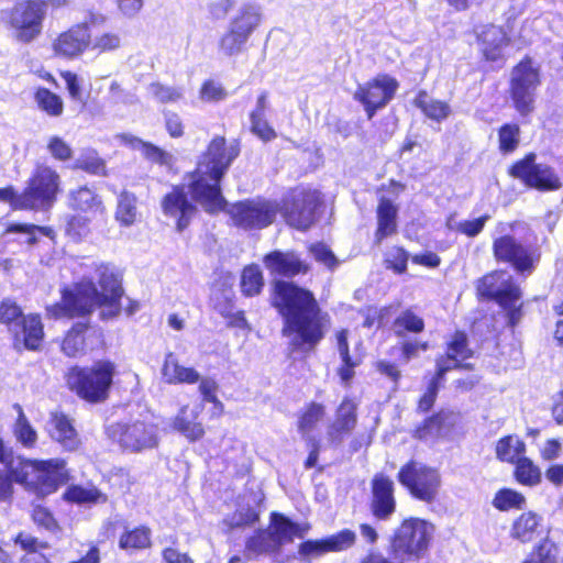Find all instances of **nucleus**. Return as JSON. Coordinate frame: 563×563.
I'll list each match as a JSON object with an SVG mask.
<instances>
[{"label":"nucleus","mask_w":563,"mask_h":563,"mask_svg":"<svg viewBox=\"0 0 563 563\" xmlns=\"http://www.w3.org/2000/svg\"><path fill=\"white\" fill-rule=\"evenodd\" d=\"M373 510L380 519L395 511L394 483L383 474L376 475L373 479Z\"/></svg>","instance_id":"obj_26"},{"label":"nucleus","mask_w":563,"mask_h":563,"mask_svg":"<svg viewBox=\"0 0 563 563\" xmlns=\"http://www.w3.org/2000/svg\"><path fill=\"white\" fill-rule=\"evenodd\" d=\"M541 518L531 511L523 512L512 523L510 537L520 542H530L537 534Z\"/></svg>","instance_id":"obj_32"},{"label":"nucleus","mask_w":563,"mask_h":563,"mask_svg":"<svg viewBox=\"0 0 563 563\" xmlns=\"http://www.w3.org/2000/svg\"><path fill=\"white\" fill-rule=\"evenodd\" d=\"M540 84V68L530 58H525L511 70L509 93L520 115L533 112L536 91Z\"/></svg>","instance_id":"obj_7"},{"label":"nucleus","mask_w":563,"mask_h":563,"mask_svg":"<svg viewBox=\"0 0 563 563\" xmlns=\"http://www.w3.org/2000/svg\"><path fill=\"white\" fill-rule=\"evenodd\" d=\"M264 286V277L258 265L244 267L241 276V289L245 296L258 295Z\"/></svg>","instance_id":"obj_43"},{"label":"nucleus","mask_w":563,"mask_h":563,"mask_svg":"<svg viewBox=\"0 0 563 563\" xmlns=\"http://www.w3.org/2000/svg\"><path fill=\"white\" fill-rule=\"evenodd\" d=\"M423 328V320L410 310H406L398 316L393 324V329L398 336H404L406 332L419 333Z\"/></svg>","instance_id":"obj_49"},{"label":"nucleus","mask_w":563,"mask_h":563,"mask_svg":"<svg viewBox=\"0 0 563 563\" xmlns=\"http://www.w3.org/2000/svg\"><path fill=\"white\" fill-rule=\"evenodd\" d=\"M325 413L324 407L320 404H311L301 415L298 421L299 431L307 437L316 426L323 419Z\"/></svg>","instance_id":"obj_51"},{"label":"nucleus","mask_w":563,"mask_h":563,"mask_svg":"<svg viewBox=\"0 0 563 563\" xmlns=\"http://www.w3.org/2000/svg\"><path fill=\"white\" fill-rule=\"evenodd\" d=\"M227 96L228 92L222 84L212 79L206 80L199 90V99L202 102H219Z\"/></svg>","instance_id":"obj_60"},{"label":"nucleus","mask_w":563,"mask_h":563,"mask_svg":"<svg viewBox=\"0 0 563 563\" xmlns=\"http://www.w3.org/2000/svg\"><path fill=\"white\" fill-rule=\"evenodd\" d=\"M471 355V351L466 346V335L462 332H456L449 344L448 356L438 360L442 362L444 366H449V369L459 366V362L467 358Z\"/></svg>","instance_id":"obj_42"},{"label":"nucleus","mask_w":563,"mask_h":563,"mask_svg":"<svg viewBox=\"0 0 563 563\" xmlns=\"http://www.w3.org/2000/svg\"><path fill=\"white\" fill-rule=\"evenodd\" d=\"M266 269L272 275L291 277L307 272V265L294 252L274 251L263 258Z\"/></svg>","instance_id":"obj_25"},{"label":"nucleus","mask_w":563,"mask_h":563,"mask_svg":"<svg viewBox=\"0 0 563 563\" xmlns=\"http://www.w3.org/2000/svg\"><path fill=\"white\" fill-rule=\"evenodd\" d=\"M310 252L316 261L322 263L329 268H334L338 265L335 255L327 245L322 243L311 245Z\"/></svg>","instance_id":"obj_64"},{"label":"nucleus","mask_w":563,"mask_h":563,"mask_svg":"<svg viewBox=\"0 0 563 563\" xmlns=\"http://www.w3.org/2000/svg\"><path fill=\"white\" fill-rule=\"evenodd\" d=\"M357 405L354 400L345 398L336 410V418L329 429L332 441L339 440L342 434L350 433L356 426Z\"/></svg>","instance_id":"obj_30"},{"label":"nucleus","mask_w":563,"mask_h":563,"mask_svg":"<svg viewBox=\"0 0 563 563\" xmlns=\"http://www.w3.org/2000/svg\"><path fill=\"white\" fill-rule=\"evenodd\" d=\"M62 191L58 172L46 164H38L26 183L24 191L16 195L11 187L0 189V200L9 201L15 209L48 210Z\"/></svg>","instance_id":"obj_4"},{"label":"nucleus","mask_w":563,"mask_h":563,"mask_svg":"<svg viewBox=\"0 0 563 563\" xmlns=\"http://www.w3.org/2000/svg\"><path fill=\"white\" fill-rule=\"evenodd\" d=\"M137 216L136 198L129 192H122L119 197L118 207L115 211V219L122 225H132Z\"/></svg>","instance_id":"obj_44"},{"label":"nucleus","mask_w":563,"mask_h":563,"mask_svg":"<svg viewBox=\"0 0 563 563\" xmlns=\"http://www.w3.org/2000/svg\"><path fill=\"white\" fill-rule=\"evenodd\" d=\"M493 250L497 260L511 263L519 273H531L540 257L537 251H529L510 235L496 239Z\"/></svg>","instance_id":"obj_19"},{"label":"nucleus","mask_w":563,"mask_h":563,"mask_svg":"<svg viewBox=\"0 0 563 563\" xmlns=\"http://www.w3.org/2000/svg\"><path fill=\"white\" fill-rule=\"evenodd\" d=\"M202 410V402L183 406L174 417L172 428L190 442L202 439L206 431L203 424L198 420Z\"/></svg>","instance_id":"obj_21"},{"label":"nucleus","mask_w":563,"mask_h":563,"mask_svg":"<svg viewBox=\"0 0 563 563\" xmlns=\"http://www.w3.org/2000/svg\"><path fill=\"white\" fill-rule=\"evenodd\" d=\"M247 41V37L228 25L227 31L219 38L218 52L225 58L236 57L245 49Z\"/></svg>","instance_id":"obj_33"},{"label":"nucleus","mask_w":563,"mask_h":563,"mask_svg":"<svg viewBox=\"0 0 563 563\" xmlns=\"http://www.w3.org/2000/svg\"><path fill=\"white\" fill-rule=\"evenodd\" d=\"M148 92L162 103H174L180 100L184 91L179 87H169L161 84H152L148 87Z\"/></svg>","instance_id":"obj_59"},{"label":"nucleus","mask_w":563,"mask_h":563,"mask_svg":"<svg viewBox=\"0 0 563 563\" xmlns=\"http://www.w3.org/2000/svg\"><path fill=\"white\" fill-rule=\"evenodd\" d=\"M307 531L308 527L302 528L283 515L273 514L269 529L258 532L247 541V555L276 551L282 545L292 542L294 538H302Z\"/></svg>","instance_id":"obj_10"},{"label":"nucleus","mask_w":563,"mask_h":563,"mask_svg":"<svg viewBox=\"0 0 563 563\" xmlns=\"http://www.w3.org/2000/svg\"><path fill=\"white\" fill-rule=\"evenodd\" d=\"M162 376L167 384L194 385L200 379V374L194 367H187L179 363L178 357L169 352L165 355L162 366Z\"/></svg>","instance_id":"obj_28"},{"label":"nucleus","mask_w":563,"mask_h":563,"mask_svg":"<svg viewBox=\"0 0 563 563\" xmlns=\"http://www.w3.org/2000/svg\"><path fill=\"white\" fill-rule=\"evenodd\" d=\"M115 366L109 361H98L91 366H74L65 375L66 384L81 399L91 402H102L112 385Z\"/></svg>","instance_id":"obj_6"},{"label":"nucleus","mask_w":563,"mask_h":563,"mask_svg":"<svg viewBox=\"0 0 563 563\" xmlns=\"http://www.w3.org/2000/svg\"><path fill=\"white\" fill-rule=\"evenodd\" d=\"M113 435L120 445L131 452H141L153 449L158 443L157 428L153 423L136 421L131 424H117Z\"/></svg>","instance_id":"obj_18"},{"label":"nucleus","mask_w":563,"mask_h":563,"mask_svg":"<svg viewBox=\"0 0 563 563\" xmlns=\"http://www.w3.org/2000/svg\"><path fill=\"white\" fill-rule=\"evenodd\" d=\"M408 253L398 246L390 247L385 256V262L388 268H391L397 274H402L407 268Z\"/></svg>","instance_id":"obj_62"},{"label":"nucleus","mask_w":563,"mask_h":563,"mask_svg":"<svg viewBox=\"0 0 563 563\" xmlns=\"http://www.w3.org/2000/svg\"><path fill=\"white\" fill-rule=\"evenodd\" d=\"M18 418L13 426V434L16 441L24 448L31 449L37 442V432L30 423L21 406H15Z\"/></svg>","instance_id":"obj_38"},{"label":"nucleus","mask_w":563,"mask_h":563,"mask_svg":"<svg viewBox=\"0 0 563 563\" xmlns=\"http://www.w3.org/2000/svg\"><path fill=\"white\" fill-rule=\"evenodd\" d=\"M277 211L276 203L261 198L240 201L228 209L233 223L246 230L268 227L275 220Z\"/></svg>","instance_id":"obj_13"},{"label":"nucleus","mask_w":563,"mask_h":563,"mask_svg":"<svg viewBox=\"0 0 563 563\" xmlns=\"http://www.w3.org/2000/svg\"><path fill=\"white\" fill-rule=\"evenodd\" d=\"M399 483L417 499L433 501L441 487L439 471L418 461H409L398 473Z\"/></svg>","instance_id":"obj_11"},{"label":"nucleus","mask_w":563,"mask_h":563,"mask_svg":"<svg viewBox=\"0 0 563 563\" xmlns=\"http://www.w3.org/2000/svg\"><path fill=\"white\" fill-rule=\"evenodd\" d=\"M522 563H558V549L553 542L545 539Z\"/></svg>","instance_id":"obj_56"},{"label":"nucleus","mask_w":563,"mask_h":563,"mask_svg":"<svg viewBox=\"0 0 563 563\" xmlns=\"http://www.w3.org/2000/svg\"><path fill=\"white\" fill-rule=\"evenodd\" d=\"M64 499L76 504H95L106 501V496L96 487L73 485L64 493Z\"/></svg>","instance_id":"obj_41"},{"label":"nucleus","mask_w":563,"mask_h":563,"mask_svg":"<svg viewBox=\"0 0 563 563\" xmlns=\"http://www.w3.org/2000/svg\"><path fill=\"white\" fill-rule=\"evenodd\" d=\"M199 383V393L202 396V400L206 402H211L214 405L216 409H218L220 412L223 410V404L220 401V399L217 396L218 391V383L211 378V377H201L198 380Z\"/></svg>","instance_id":"obj_61"},{"label":"nucleus","mask_w":563,"mask_h":563,"mask_svg":"<svg viewBox=\"0 0 563 563\" xmlns=\"http://www.w3.org/2000/svg\"><path fill=\"white\" fill-rule=\"evenodd\" d=\"M67 200L68 207L75 211L88 213L91 217L104 214V206L101 198L86 186L69 190Z\"/></svg>","instance_id":"obj_27"},{"label":"nucleus","mask_w":563,"mask_h":563,"mask_svg":"<svg viewBox=\"0 0 563 563\" xmlns=\"http://www.w3.org/2000/svg\"><path fill=\"white\" fill-rule=\"evenodd\" d=\"M162 207L166 216L177 221L178 231H183L189 224L197 211L196 207L187 200L184 188L180 187H175L164 197Z\"/></svg>","instance_id":"obj_22"},{"label":"nucleus","mask_w":563,"mask_h":563,"mask_svg":"<svg viewBox=\"0 0 563 563\" xmlns=\"http://www.w3.org/2000/svg\"><path fill=\"white\" fill-rule=\"evenodd\" d=\"M415 106L419 108L426 117L434 121H442L451 113V108L446 102L433 99L423 91L419 92L415 98Z\"/></svg>","instance_id":"obj_34"},{"label":"nucleus","mask_w":563,"mask_h":563,"mask_svg":"<svg viewBox=\"0 0 563 563\" xmlns=\"http://www.w3.org/2000/svg\"><path fill=\"white\" fill-rule=\"evenodd\" d=\"M509 38L505 31L496 25L486 26L479 34V46L486 59L497 60L503 49L508 45Z\"/></svg>","instance_id":"obj_29"},{"label":"nucleus","mask_w":563,"mask_h":563,"mask_svg":"<svg viewBox=\"0 0 563 563\" xmlns=\"http://www.w3.org/2000/svg\"><path fill=\"white\" fill-rule=\"evenodd\" d=\"M23 318L20 307L14 301L4 299L1 302L0 322L7 324L9 330L16 336L19 335V329Z\"/></svg>","instance_id":"obj_48"},{"label":"nucleus","mask_w":563,"mask_h":563,"mask_svg":"<svg viewBox=\"0 0 563 563\" xmlns=\"http://www.w3.org/2000/svg\"><path fill=\"white\" fill-rule=\"evenodd\" d=\"M515 475L517 481L523 485L534 486L541 482L540 468L525 456L518 459Z\"/></svg>","instance_id":"obj_46"},{"label":"nucleus","mask_w":563,"mask_h":563,"mask_svg":"<svg viewBox=\"0 0 563 563\" xmlns=\"http://www.w3.org/2000/svg\"><path fill=\"white\" fill-rule=\"evenodd\" d=\"M433 533L432 523L419 518L406 519L395 531L391 551L396 555L421 558L427 552Z\"/></svg>","instance_id":"obj_9"},{"label":"nucleus","mask_w":563,"mask_h":563,"mask_svg":"<svg viewBox=\"0 0 563 563\" xmlns=\"http://www.w3.org/2000/svg\"><path fill=\"white\" fill-rule=\"evenodd\" d=\"M397 212V207L389 199L380 197L377 206V230L375 233L377 243L396 232Z\"/></svg>","instance_id":"obj_31"},{"label":"nucleus","mask_w":563,"mask_h":563,"mask_svg":"<svg viewBox=\"0 0 563 563\" xmlns=\"http://www.w3.org/2000/svg\"><path fill=\"white\" fill-rule=\"evenodd\" d=\"M449 371V366H444L442 362L438 363V369L435 376L431 379L427 391L423 394V396L419 400L418 408L421 411H428L432 405L434 404V400L437 398L438 389L440 380L442 379L443 375Z\"/></svg>","instance_id":"obj_55"},{"label":"nucleus","mask_w":563,"mask_h":563,"mask_svg":"<svg viewBox=\"0 0 563 563\" xmlns=\"http://www.w3.org/2000/svg\"><path fill=\"white\" fill-rule=\"evenodd\" d=\"M477 292L482 297L496 300L506 309L511 325L519 321L520 305H518V301L521 297V291L514 284L512 277L507 272L496 271L485 275L477 283Z\"/></svg>","instance_id":"obj_8"},{"label":"nucleus","mask_w":563,"mask_h":563,"mask_svg":"<svg viewBox=\"0 0 563 563\" xmlns=\"http://www.w3.org/2000/svg\"><path fill=\"white\" fill-rule=\"evenodd\" d=\"M122 294L121 279L115 269L109 264L97 263L93 275L82 278L74 290H65L60 302L47 307V313L53 318H74L99 307L101 318L110 319L120 312Z\"/></svg>","instance_id":"obj_1"},{"label":"nucleus","mask_w":563,"mask_h":563,"mask_svg":"<svg viewBox=\"0 0 563 563\" xmlns=\"http://www.w3.org/2000/svg\"><path fill=\"white\" fill-rule=\"evenodd\" d=\"M46 16V3L41 0H26L16 3L11 12L9 22L18 41L29 43L42 32Z\"/></svg>","instance_id":"obj_12"},{"label":"nucleus","mask_w":563,"mask_h":563,"mask_svg":"<svg viewBox=\"0 0 563 563\" xmlns=\"http://www.w3.org/2000/svg\"><path fill=\"white\" fill-rule=\"evenodd\" d=\"M35 100L37 106L48 115L59 117L63 113L64 104L60 97L48 89H38L35 93Z\"/></svg>","instance_id":"obj_50"},{"label":"nucleus","mask_w":563,"mask_h":563,"mask_svg":"<svg viewBox=\"0 0 563 563\" xmlns=\"http://www.w3.org/2000/svg\"><path fill=\"white\" fill-rule=\"evenodd\" d=\"M398 81L386 74H379L364 85L358 86L354 98L360 101L372 119L378 109L387 106L398 90Z\"/></svg>","instance_id":"obj_14"},{"label":"nucleus","mask_w":563,"mask_h":563,"mask_svg":"<svg viewBox=\"0 0 563 563\" xmlns=\"http://www.w3.org/2000/svg\"><path fill=\"white\" fill-rule=\"evenodd\" d=\"M489 219H490L489 214H484L477 219L463 220V221H461V224L459 225V232L468 238H474L483 231L486 222Z\"/></svg>","instance_id":"obj_63"},{"label":"nucleus","mask_w":563,"mask_h":563,"mask_svg":"<svg viewBox=\"0 0 563 563\" xmlns=\"http://www.w3.org/2000/svg\"><path fill=\"white\" fill-rule=\"evenodd\" d=\"M499 150L504 154L512 153L520 142V129L517 124H505L498 131Z\"/></svg>","instance_id":"obj_54"},{"label":"nucleus","mask_w":563,"mask_h":563,"mask_svg":"<svg viewBox=\"0 0 563 563\" xmlns=\"http://www.w3.org/2000/svg\"><path fill=\"white\" fill-rule=\"evenodd\" d=\"M122 38L118 33L104 32L96 35L93 38L90 37V48L92 51L101 53L113 52L121 47Z\"/></svg>","instance_id":"obj_57"},{"label":"nucleus","mask_w":563,"mask_h":563,"mask_svg":"<svg viewBox=\"0 0 563 563\" xmlns=\"http://www.w3.org/2000/svg\"><path fill=\"white\" fill-rule=\"evenodd\" d=\"M151 531L146 527H139L123 532L119 539V547L124 551H134L148 548Z\"/></svg>","instance_id":"obj_40"},{"label":"nucleus","mask_w":563,"mask_h":563,"mask_svg":"<svg viewBox=\"0 0 563 563\" xmlns=\"http://www.w3.org/2000/svg\"><path fill=\"white\" fill-rule=\"evenodd\" d=\"M23 334L24 345L29 350H37L43 340V324L37 314H30L22 319L19 334Z\"/></svg>","instance_id":"obj_36"},{"label":"nucleus","mask_w":563,"mask_h":563,"mask_svg":"<svg viewBox=\"0 0 563 563\" xmlns=\"http://www.w3.org/2000/svg\"><path fill=\"white\" fill-rule=\"evenodd\" d=\"M273 305L284 317L283 333L295 349L311 350L322 339L317 303L310 291L278 280L274 286Z\"/></svg>","instance_id":"obj_2"},{"label":"nucleus","mask_w":563,"mask_h":563,"mask_svg":"<svg viewBox=\"0 0 563 563\" xmlns=\"http://www.w3.org/2000/svg\"><path fill=\"white\" fill-rule=\"evenodd\" d=\"M510 175L522 180L527 186L539 190H556L561 187L560 178L547 165L536 164V155L530 153L510 168Z\"/></svg>","instance_id":"obj_16"},{"label":"nucleus","mask_w":563,"mask_h":563,"mask_svg":"<svg viewBox=\"0 0 563 563\" xmlns=\"http://www.w3.org/2000/svg\"><path fill=\"white\" fill-rule=\"evenodd\" d=\"M525 504V496L510 488L498 490L493 499V506L500 511L521 509L523 508Z\"/></svg>","instance_id":"obj_47"},{"label":"nucleus","mask_w":563,"mask_h":563,"mask_svg":"<svg viewBox=\"0 0 563 563\" xmlns=\"http://www.w3.org/2000/svg\"><path fill=\"white\" fill-rule=\"evenodd\" d=\"M103 21V16L90 14L84 22L77 23L67 31L62 32L53 41L54 54L67 59L79 57L90 46L89 24H97Z\"/></svg>","instance_id":"obj_15"},{"label":"nucleus","mask_w":563,"mask_h":563,"mask_svg":"<svg viewBox=\"0 0 563 563\" xmlns=\"http://www.w3.org/2000/svg\"><path fill=\"white\" fill-rule=\"evenodd\" d=\"M319 203V195L316 190H294L284 206L288 224L299 230L310 228L314 222V212Z\"/></svg>","instance_id":"obj_17"},{"label":"nucleus","mask_w":563,"mask_h":563,"mask_svg":"<svg viewBox=\"0 0 563 563\" xmlns=\"http://www.w3.org/2000/svg\"><path fill=\"white\" fill-rule=\"evenodd\" d=\"M356 534L350 529L341 530L324 539L308 540L299 545V553L306 558H319L330 552H341L353 547Z\"/></svg>","instance_id":"obj_20"},{"label":"nucleus","mask_w":563,"mask_h":563,"mask_svg":"<svg viewBox=\"0 0 563 563\" xmlns=\"http://www.w3.org/2000/svg\"><path fill=\"white\" fill-rule=\"evenodd\" d=\"M49 437L66 451H76L81 444L73 420L63 412H52L48 421Z\"/></svg>","instance_id":"obj_23"},{"label":"nucleus","mask_w":563,"mask_h":563,"mask_svg":"<svg viewBox=\"0 0 563 563\" xmlns=\"http://www.w3.org/2000/svg\"><path fill=\"white\" fill-rule=\"evenodd\" d=\"M264 20L262 4L255 1L242 3L229 21V26L250 40L252 34L261 26Z\"/></svg>","instance_id":"obj_24"},{"label":"nucleus","mask_w":563,"mask_h":563,"mask_svg":"<svg viewBox=\"0 0 563 563\" xmlns=\"http://www.w3.org/2000/svg\"><path fill=\"white\" fill-rule=\"evenodd\" d=\"M15 542L26 552L20 563H48L46 556L41 553L42 550L47 548L45 542H41L26 533H19Z\"/></svg>","instance_id":"obj_37"},{"label":"nucleus","mask_w":563,"mask_h":563,"mask_svg":"<svg viewBox=\"0 0 563 563\" xmlns=\"http://www.w3.org/2000/svg\"><path fill=\"white\" fill-rule=\"evenodd\" d=\"M495 451L498 460L517 463L526 451V444L517 435H507L497 441Z\"/></svg>","instance_id":"obj_35"},{"label":"nucleus","mask_w":563,"mask_h":563,"mask_svg":"<svg viewBox=\"0 0 563 563\" xmlns=\"http://www.w3.org/2000/svg\"><path fill=\"white\" fill-rule=\"evenodd\" d=\"M75 167L92 175H106V164L96 151L86 150L76 159Z\"/></svg>","instance_id":"obj_52"},{"label":"nucleus","mask_w":563,"mask_h":563,"mask_svg":"<svg viewBox=\"0 0 563 563\" xmlns=\"http://www.w3.org/2000/svg\"><path fill=\"white\" fill-rule=\"evenodd\" d=\"M15 483L41 496L54 493L68 481L66 462L63 459L30 460L19 462L12 470Z\"/></svg>","instance_id":"obj_5"},{"label":"nucleus","mask_w":563,"mask_h":563,"mask_svg":"<svg viewBox=\"0 0 563 563\" xmlns=\"http://www.w3.org/2000/svg\"><path fill=\"white\" fill-rule=\"evenodd\" d=\"M91 218L85 216H70L66 223V234L75 242L86 239L90 232Z\"/></svg>","instance_id":"obj_53"},{"label":"nucleus","mask_w":563,"mask_h":563,"mask_svg":"<svg viewBox=\"0 0 563 563\" xmlns=\"http://www.w3.org/2000/svg\"><path fill=\"white\" fill-rule=\"evenodd\" d=\"M123 140L126 143L131 144V146L133 148L141 151L142 154L147 159H150L154 163H157L161 165H166V166H169L173 163V155L170 153L165 152L164 150H162L153 144L145 143L137 137L128 136V135H124Z\"/></svg>","instance_id":"obj_39"},{"label":"nucleus","mask_w":563,"mask_h":563,"mask_svg":"<svg viewBox=\"0 0 563 563\" xmlns=\"http://www.w3.org/2000/svg\"><path fill=\"white\" fill-rule=\"evenodd\" d=\"M46 150L54 159L59 162L69 161L74 153L71 146L57 135H51L47 139Z\"/></svg>","instance_id":"obj_58"},{"label":"nucleus","mask_w":563,"mask_h":563,"mask_svg":"<svg viewBox=\"0 0 563 563\" xmlns=\"http://www.w3.org/2000/svg\"><path fill=\"white\" fill-rule=\"evenodd\" d=\"M238 155L236 145H227L224 137L217 136L201 156L196 170L189 175L188 191L207 212L224 209L227 202L221 194L220 180Z\"/></svg>","instance_id":"obj_3"},{"label":"nucleus","mask_w":563,"mask_h":563,"mask_svg":"<svg viewBox=\"0 0 563 563\" xmlns=\"http://www.w3.org/2000/svg\"><path fill=\"white\" fill-rule=\"evenodd\" d=\"M86 329V323L78 322L68 331L62 343V350L67 356H76L84 351L85 340L82 334Z\"/></svg>","instance_id":"obj_45"}]
</instances>
